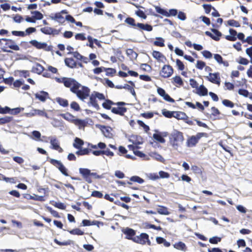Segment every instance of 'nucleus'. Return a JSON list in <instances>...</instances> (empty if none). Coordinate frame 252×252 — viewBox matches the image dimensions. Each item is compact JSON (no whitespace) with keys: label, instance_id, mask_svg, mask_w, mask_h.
Returning a JSON list of instances; mask_svg holds the SVG:
<instances>
[{"label":"nucleus","instance_id":"obj_35","mask_svg":"<svg viewBox=\"0 0 252 252\" xmlns=\"http://www.w3.org/2000/svg\"><path fill=\"white\" fill-rule=\"evenodd\" d=\"M153 138L161 143H164L165 142V140L160 134L154 133L153 134Z\"/></svg>","mask_w":252,"mask_h":252},{"label":"nucleus","instance_id":"obj_7","mask_svg":"<svg viewBox=\"0 0 252 252\" xmlns=\"http://www.w3.org/2000/svg\"><path fill=\"white\" fill-rule=\"evenodd\" d=\"M48 139L53 149L58 151L59 153L63 152V149L60 146L59 141L56 137L50 136L48 137Z\"/></svg>","mask_w":252,"mask_h":252},{"label":"nucleus","instance_id":"obj_64","mask_svg":"<svg viewBox=\"0 0 252 252\" xmlns=\"http://www.w3.org/2000/svg\"><path fill=\"white\" fill-rule=\"evenodd\" d=\"M91 195H92V196H93L94 197H97V198H101L103 197L102 193L101 192H100L99 191H96V190L93 191Z\"/></svg>","mask_w":252,"mask_h":252},{"label":"nucleus","instance_id":"obj_5","mask_svg":"<svg viewBox=\"0 0 252 252\" xmlns=\"http://www.w3.org/2000/svg\"><path fill=\"white\" fill-rule=\"evenodd\" d=\"M30 43L38 49H44L46 51H50L52 50L51 46H48L45 42H39L36 40H32Z\"/></svg>","mask_w":252,"mask_h":252},{"label":"nucleus","instance_id":"obj_18","mask_svg":"<svg viewBox=\"0 0 252 252\" xmlns=\"http://www.w3.org/2000/svg\"><path fill=\"white\" fill-rule=\"evenodd\" d=\"M198 141L194 136H191L189 137L187 142V146L188 147H192L196 145Z\"/></svg>","mask_w":252,"mask_h":252},{"label":"nucleus","instance_id":"obj_32","mask_svg":"<svg viewBox=\"0 0 252 252\" xmlns=\"http://www.w3.org/2000/svg\"><path fill=\"white\" fill-rule=\"evenodd\" d=\"M128 147H129V148L130 149H132V150L133 151L134 154L136 156H137L138 157H139L140 158H143V157H145V154L144 153H143L141 151H138L136 149H135L133 146H132V145H129Z\"/></svg>","mask_w":252,"mask_h":252},{"label":"nucleus","instance_id":"obj_22","mask_svg":"<svg viewBox=\"0 0 252 252\" xmlns=\"http://www.w3.org/2000/svg\"><path fill=\"white\" fill-rule=\"evenodd\" d=\"M66 65L73 68L76 67V63L73 58H66L64 60Z\"/></svg>","mask_w":252,"mask_h":252},{"label":"nucleus","instance_id":"obj_17","mask_svg":"<svg viewBox=\"0 0 252 252\" xmlns=\"http://www.w3.org/2000/svg\"><path fill=\"white\" fill-rule=\"evenodd\" d=\"M124 233L126 235V238L129 240H132L133 238V236L135 234V232L131 228H126L124 231Z\"/></svg>","mask_w":252,"mask_h":252},{"label":"nucleus","instance_id":"obj_52","mask_svg":"<svg viewBox=\"0 0 252 252\" xmlns=\"http://www.w3.org/2000/svg\"><path fill=\"white\" fill-rule=\"evenodd\" d=\"M222 104L230 108H233L234 107V103L231 102V101L227 100V99H224L222 101Z\"/></svg>","mask_w":252,"mask_h":252},{"label":"nucleus","instance_id":"obj_50","mask_svg":"<svg viewBox=\"0 0 252 252\" xmlns=\"http://www.w3.org/2000/svg\"><path fill=\"white\" fill-rule=\"evenodd\" d=\"M158 177L159 178H168L170 177V175L168 173L164 172L163 171H160L158 173Z\"/></svg>","mask_w":252,"mask_h":252},{"label":"nucleus","instance_id":"obj_31","mask_svg":"<svg viewBox=\"0 0 252 252\" xmlns=\"http://www.w3.org/2000/svg\"><path fill=\"white\" fill-rule=\"evenodd\" d=\"M174 247L176 249L179 250L185 251L186 249V245L182 242H179L178 243H175L174 245Z\"/></svg>","mask_w":252,"mask_h":252},{"label":"nucleus","instance_id":"obj_54","mask_svg":"<svg viewBox=\"0 0 252 252\" xmlns=\"http://www.w3.org/2000/svg\"><path fill=\"white\" fill-rule=\"evenodd\" d=\"M53 205L56 208L64 210L65 209V205L61 202H55Z\"/></svg>","mask_w":252,"mask_h":252},{"label":"nucleus","instance_id":"obj_56","mask_svg":"<svg viewBox=\"0 0 252 252\" xmlns=\"http://www.w3.org/2000/svg\"><path fill=\"white\" fill-rule=\"evenodd\" d=\"M123 88H124V89H127V90H128V91H129L132 94V95H133L134 96H136V94H135L134 89L132 87H131L130 86H129L127 84H126L125 86H124Z\"/></svg>","mask_w":252,"mask_h":252},{"label":"nucleus","instance_id":"obj_60","mask_svg":"<svg viewBox=\"0 0 252 252\" xmlns=\"http://www.w3.org/2000/svg\"><path fill=\"white\" fill-rule=\"evenodd\" d=\"M176 65L178 66V68L180 70H183L184 69V65L183 63L179 60L177 59L176 61Z\"/></svg>","mask_w":252,"mask_h":252},{"label":"nucleus","instance_id":"obj_21","mask_svg":"<svg viewBox=\"0 0 252 252\" xmlns=\"http://www.w3.org/2000/svg\"><path fill=\"white\" fill-rule=\"evenodd\" d=\"M96 98L94 94L92 93L90 96V102H89V104H91L93 106H94L96 109H98L99 107L96 102Z\"/></svg>","mask_w":252,"mask_h":252},{"label":"nucleus","instance_id":"obj_28","mask_svg":"<svg viewBox=\"0 0 252 252\" xmlns=\"http://www.w3.org/2000/svg\"><path fill=\"white\" fill-rule=\"evenodd\" d=\"M155 9L157 13L161 14L163 16L167 17L168 16V11L163 8H161L160 7L158 6H155Z\"/></svg>","mask_w":252,"mask_h":252},{"label":"nucleus","instance_id":"obj_2","mask_svg":"<svg viewBox=\"0 0 252 252\" xmlns=\"http://www.w3.org/2000/svg\"><path fill=\"white\" fill-rule=\"evenodd\" d=\"M184 140L183 133L177 130L174 129L170 134V143L175 150H178L179 147H181Z\"/></svg>","mask_w":252,"mask_h":252},{"label":"nucleus","instance_id":"obj_47","mask_svg":"<svg viewBox=\"0 0 252 252\" xmlns=\"http://www.w3.org/2000/svg\"><path fill=\"white\" fill-rule=\"evenodd\" d=\"M69 233L73 235H82L84 232L79 228L72 229L69 231Z\"/></svg>","mask_w":252,"mask_h":252},{"label":"nucleus","instance_id":"obj_19","mask_svg":"<svg viewBox=\"0 0 252 252\" xmlns=\"http://www.w3.org/2000/svg\"><path fill=\"white\" fill-rule=\"evenodd\" d=\"M214 58L215 60L219 63L222 64L224 66H228L229 65V63L227 61H223L222 57L218 54H216L214 55Z\"/></svg>","mask_w":252,"mask_h":252},{"label":"nucleus","instance_id":"obj_6","mask_svg":"<svg viewBox=\"0 0 252 252\" xmlns=\"http://www.w3.org/2000/svg\"><path fill=\"white\" fill-rule=\"evenodd\" d=\"M173 69L169 65H164L160 72L161 76L164 78H168L171 76L173 74Z\"/></svg>","mask_w":252,"mask_h":252},{"label":"nucleus","instance_id":"obj_15","mask_svg":"<svg viewBox=\"0 0 252 252\" xmlns=\"http://www.w3.org/2000/svg\"><path fill=\"white\" fill-rule=\"evenodd\" d=\"M112 128L109 126H102L101 128V130L102 132L103 133L104 135L106 137L111 138L112 136V134L111 133Z\"/></svg>","mask_w":252,"mask_h":252},{"label":"nucleus","instance_id":"obj_61","mask_svg":"<svg viewBox=\"0 0 252 252\" xmlns=\"http://www.w3.org/2000/svg\"><path fill=\"white\" fill-rule=\"evenodd\" d=\"M177 13H178V10L177 9H171L168 12V16H167V17H169L170 16H175L177 14Z\"/></svg>","mask_w":252,"mask_h":252},{"label":"nucleus","instance_id":"obj_44","mask_svg":"<svg viewBox=\"0 0 252 252\" xmlns=\"http://www.w3.org/2000/svg\"><path fill=\"white\" fill-rule=\"evenodd\" d=\"M162 113L165 117L167 118H171L172 117H174V112L170 111L164 109L162 110Z\"/></svg>","mask_w":252,"mask_h":252},{"label":"nucleus","instance_id":"obj_11","mask_svg":"<svg viewBox=\"0 0 252 252\" xmlns=\"http://www.w3.org/2000/svg\"><path fill=\"white\" fill-rule=\"evenodd\" d=\"M36 99L42 102H45L47 99L49 98V94L45 91H41L34 94Z\"/></svg>","mask_w":252,"mask_h":252},{"label":"nucleus","instance_id":"obj_8","mask_svg":"<svg viewBox=\"0 0 252 252\" xmlns=\"http://www.w3.org/2000/svg\"><path fill=\"white\" fill-rule=\"evenodd\" d=\"M206 77L208 80H209L212 83L217 84L218 85H220V78L219 73H210L209 74V76H207Z\"/></svg>","mask_w":252,"mask_h":252},{"label":"nucleus","instance_id":"obj_24","mask_svg":"<svg viewBox=\"0 0 252 252\" xmlns=\"http://www.w3.org/2000/svg\"><path fill=\"white\" fill-rule=\"evenodd\" d=\"M83 144L84 141L82 139L76 137L74 140V142L73 144V146L76 149H81V147L83 145Z\"/></svg>","mask_w":252,"mask_h":252},{"label":"nucleus","instance_id":"obj_41","mask_svg":"<svg viewBox=\"0 0 252 252\" xmlns=\"http://www.w3.org/2000/svg\"><path fill=\"white\" fill-rule=\"evenodd\" d=\"M32 14L33 15V18L36 20H41L43 18L42 14L38 11H34L32 12Z\"/></svg>","mask_w":252,"mask_h":252},{"label":"nucleus","instance_id":"obj_29","mask_svg":"<svg viewBox=\"0 0 252 252\" xmlns=\"http://www.w3.org/2000/svg\"><path fill=\"white\" fill-rule=\"evenodd\" d=\"M115 103L113 102L112 101L107 99L105 102L102 103V106L103 108L109 110L111 109V105H115Z\"/></svg>","mask_w":252,"mask_h":252},{"label":"nucleus","instance_id":"obj_23","mask_svg":"<svg viewBox=\"0 0 252 252\" xmlns=\"http://www.w3.org/2000/svg\"><path fill=\"white\" fill-rule=\"evenodd\" d=\"M178 120H186L188 118L187 115L182 112H174V117Z\"/></svg>","mask_w":252,"mask_h":252},{"label":"nucleus","instance_id":"obj_30","mask_svg":"<svg viewBox=\"0 0 252 252\" xmlns=\"http://www.w3.org/2000/svg\"><path fill=\"white\" fill-rule=\"evenodd\" d=\"M56 101L60 105L63 107H66L68 105V101L66 99L61 97H57Z\"/></svg>","mask_w":252,"mask_h":252},{"label":"nucleus","instance_id":"obj_38","mask_svg":"<svg viewBox=\"0 0 252 252\" xmlns=\"http://www.w3.org/2000/svg\"><path fill=\"white\" fill-rule=\"evenodd\" d=\"M157 40L154 42V44L159 47L164 46V40L161 37H157Z\"/></svg>","mask_w":252,"mask_h":252},{"label":"nucleus","instance_id":"obj_57","mask_svg":"<svg viewBox=\"0 0 252 252\" xmlns=\"http://www.w3.org/2000/svg\"><path fill=\"white\" fill-rule=\"evenodd\" d=\"M135 14L137 16L143 18V19H146L147 18V16L142 10H138L136 11Z\"/></svg>","mask_w":252,"mask_h":252},{"label":"nucleus","instance_id":"obj_4","mask_svg":"<svg viewBox=\"0 0 252 252\" xmlns=\"http://www.w3.org/2000/svg\"><path fill=\"white\" fill-rule=\"evenodd\" d=\"M126 103L124 102H118L115 103V105L118 106L117 107H113L111 109V112L115 114H118L121 116H123L125 113L127 111V108L122 106L126 105Z\"/></svg>","mask_w":252,"mask_h":252},{"label":"nucleus","instance_id":"obj_59","mask_svg":"<svg viewBox=\"0 0 252 252\" xmlns=\"http://www.w3.org/2000/svg\"><path fill=\"white\" fill-rule=\"evenodd\" d=\"M205 66V63L201 61H197L196 67L199 69H202Z\"/></svg>","mask_w":252,"mask_h":252},{"label":"nucleus","instance_id":"obj_63","mask_svg":"<svg viewBox=\"0 0 252 252\" xmlns=\"http://www.w3.org/2000/svg\"><path fill=\"white\" fill-rule=\"evenodd\" d=\"M238 94L240 95H243L245 97H248L249 94V92L245 89H239L238 91Z\"/></svg>","mask_w":252,"mask_h":252},{"label":"nucleus","instance_id":"obj_14","mask_svg":"<svg viewBox=\"0 0 252 252\" xmlns=\"http://www.w3.org/2000/svg\"><path fill=\"white\" fill-rule=\"evenodd\" d=\"M29 116H33L35 115H38L40 116H45L46 118H48V115L44 112V110L34 109L32 112L28 114Z\"/></svg>","mask_w":252,"mask_h":252},{"label":"nucleus","instance_id":"obj_10","mask_svg":"<svg viewBox=\"0 0 252 252\" xmlns=\"http://www.w3.org/2000/svg\"><path fill=\"white\" fill-rule=\"evenodd\" d=\"M1 40L5 41L6 42L5 45L11 49L15 51H19L20 50L19 47L16 44L14 40L7 38H2Z\"/></svg>","mask_w":252,"mask_h":252},{"label":"nucleus","instance_id":"obj_45","mask_svg":"<svg viewBox=\"0 0 252 252\" xmlns=\"http://www.w3.org/2000/svg\"><path fill=\"white\" fill-rule=\"evenodd\" d=\"M126 53L128 56H131L132 58H136L138 55L131 49L126 50Z\"/></svg>","mask_w":252,"mask_h":252},{"label":"nucleus","instance_id":"obj_62","mask_svg":"<svg viewBox=\"0 0 252 252\" xmlns=\"http://www.w3.org/2000/svg\"><path fill=\"white\" fill-rule=\"evenodd\" d=\"M70 107L72 109H74L76 111H79L80 109L79 104L75 101H73L71 103Z\"/></svg>","mask_w":252,"mask_h":252},{"label":"nucleus","instance_id":"obj_1","mask_svg":"<svg viewBox=\"0 0 252 252\" xmlns=\"http://www.w3.org/2000/svg\"><path fill=\"white\" fill-rule=\"evenodd\" d=\"M62 82L67 88H70V91L76 94L77 97L81 100H84L90 94V90L87 87L82 86L75 80L71 78H63Z\"/></svg>","mask_w":252,"mask_h":252},{"label":"nucleus","instance_id":"obj_46","mask_svg":"<svg viewBox=\"0 0 252 252\" xmlns=\"http://www.w3.org/2000/svg\"><path fill=\"white\" fill-rule=\"evenodd\" d=\"M52 28L49 27H46L42 28L40 29V31L45 34H51Z\"/></svg>","mask_w":252,"mask_h":252},{"label":"nucleus","instance_id":"obj_26","mask_svg":"<svg viewBox=\"0 0 252 252\" xmlns=\"http://www.w3.org/2000/svg\"><path fill=\"white\" fill-rule=\"evenodd\" d=\"M43 66L39 63L36 64L32 67V71L37 74H40L43 71Z\"/></svg>","mask_w":252,"mask_h":252},{"label":"nucleus","instance_id":"obj_37","mask_svg":"<svg viewBox=\"0 0 252 252\" xmlns=\"http://www.w3.org/2000/svg\"><path fill=\"white\" fill-rule=\"evenodd\" d=\"M146 177L150 180H157L159 179L158 175L157 173H150L146 174Z\"/></svg>","mask_w":252,"mask_h":252},{"label":"nucleus","instance_id":"obj_48","mask_svg":"<svg viewBox=\"0 0 252 252\" xmlns=\"http://www.w3.org/2000/svg\"><path fill=\"white\" fill-rule=\"evenodd\" d=\"M152 55L154 58L158 60H159L161 58L163 57V55L158 51H153Z\"/></svg>","mask_w":252,"mask_h":252},{"label":"nucleus","instance_id":"obj_3","mask_svg":"<svg viewBox=\"0 0 252 252\" xmlns=\"http://www.w3.org/2000/svg\"><path fill=\"white\" fill-rule=\"evenodd\" d=\"M132 241L141 245H144L147 243L149 246L151 245V242L149 239V235L145 233H142L139 236H134L132 238Z\"/></svg>","mask_w":252,"mask_h":252},{"label":"nucleus","instance_id":"obj_9","mask_svg":"<svg viewBox=\"0 0 252 252\" xmlns=\"http://www.w3.org/2000/svg\"><path fill=\"white\" fill-rule=\"evenodd\" d=\"M211 30L214 34H216V36H214V34L212 33L209 31L205 32V34L210 36L213 39L216 41H219L220 40V37L222 35L221 33L215 29H211Z\"/></svg>","mask_w":252,"mask_h":252},{"label":"nucleus","instance_id":"obj_12","mask_svg":"<svg viewBox=\"0 0 252 252\" xmlns=\"http://www.w3.org/2000/svg\"><path fill=\"white\" fill-rule=\"evenodd\" d=\"M49 17L51 20L57 21L60 24H63L65 21L63 17L61 14V13L52 14Z\"/></svg>","mask_w":252,"mask_h":252},{"label":"nucleus","instance_id":"obj_43","mask_svg":"<svg viewBox=\"0 0 252 252\" xmlns=\"http://www.w3.org/2000/svg\"><path fill=\"white\" fill-rule=\"evenodd\" d=\"M50 162L58 169L60 167V165L63 164L60 161L53 158L50 159Z\"/></svg>","mask_w":252,"mask_h":252},{"label":"nucleus","instance_id":"obj_53","mask_svg":"<svg viewBox=\"0 0 252 252\" xmlns=\"http://www.w3.org/2000/svg\"><path fill=\"white\" fill-rule=\"evenodd\" d=\"M221 241V238L217 236L213 237L209 239V242L211 244H216Z\"/></svg>","mask_w":252,"mask_h":252},{"label":"nucleus","instance_id":"obj_25","mask_svg":"<svg viewBox=\"0 0 252 252\" xmlns=\"http://www.w3.org/2000/svg\"><path fill=\"white\" fill-rule=\"evenodd\" d=\"M79 173L83 176L84 178H87L91 174V171L87 168H79Z\"/></svg>","mask_w":252,"mask_h":252},{"label":"nucleus","instance_id":"obj_36","mask_svg":"<svg viewBox=\"0 0 252 252\" xmlns=\"http://www.w3.org/2000/svg\"><path fill=\"white\" fill-rule=\"evenodd\" d=\"M12 120V117L10 116H5L0 118V125H3L11 122Z\"/></svg>","mask_w":252,"mask_h":252},{"label":"nucleus","instance_id":"obj_27","mask_svg":"<svg viewBox=\"0 0 252 252\" xmlns=\"http://www.w3.org/2000/svg\"><path fill=\"white\" fill-rule=\"evenodd\" d=\"M157 211L161 215H168L170 214V212L168 211V209L163 206H160L159 208L157 209Z\"/></svg>","mask_w":252,"mask_h":252},{"label":"nucleus","instance_id":"obj_16","mask_svg":"<svg viewBox=\"0 0 252 252\" xmlns=\"http://www.w3.org/2000/svg\"><path fill=\"white\" fill-rule=\"evenodd\" d=\"M71 122L76 126H78L79 129L84 127L87 124V123L85 120L78 119H73L71 120Z\"/></svg>","mask_w":252,"mask_h":252},{"label":"nucleus","instance_id":"obj_51","mask_svg":"<svg viewBox=\"0 0 252 252\" xmlns=\"http://www.w3.org/2000/svg\"><path fill=\"white\" fill-rule=\"evenodd\" d=\"M17 72L20 76L23 77L24 78H26L30 75L29 72L27 70H19Z\"/></svg>","mask_w":252,"mask_h":252},{"label":"nucleus","instance_id":"obj_33","mask_svg":"<svg viewBox=\"0 0 252 252\" xmlns=\"http://www.w3.org/2000/svg\"><path fill=\"white\" fill-rule=\"evenodd\" d=\"M150 156L153 158L155 159L158 161L161 162H163L164 161V158L162 156L157 153H152Z\"/></svg>","mask_w":252,"mask_h":252},{"label":"nucleus","instance_id":"obj_20","mask_svg":"<svg viewBox=\"0 0 252 252\" xmlns=\"http://www.w3.org/2000/svg\"><path fill=\"white\" fill-rule=\"evenodd\" d=\"M196 93L200 96H205L207 94L208 90L204 85H201L197 89Z\"/></svg>","mask_w":252,"mask_h":252},{"label":"nucleus","instance_id":"obj_55","mask_svg":"<svg viewBox=\"0 0 252 252\" xmlns=\"http://www.w3.org/2000/svg\"><path fill=\"white\" fill-rule=\"evenodd\" d=\"M137 123L140 126L143 127L146 132H147L150 129L149 126L146 125L143 121L138 120Z\"/></svg>","mask_w":252,"mask_h":252},{"label":"nucleus","instance_id":"obj_39","mask_svg":"<svg viewBox=\"0 0 252 252\" xmlns=\"http://www.w3.org/2000/svg\"><path fill=\"white\" fill-rule=\"evenodd\" d=\"M90 150L87 148L80 149L76 152V154L78 156H82L88 155L89 153Z\"/></svg>","mask_w":252,"mask_h":252},{"label":"nucleus","instance_id":"obj_58","mask_svg":"<svg viewBox=\"0 0 252 252\" xmlns=\"http://www.w3.org/2000/svg\"><path fill=\"white\" fill-rule=\"evenodd\" d=\"M59 170L64 176H68V174L67 172V169L63 164L60 165V167H59Z\"/></svg>","mask_w":252,"mask_h":252},{"label":"nucleus","instance_id":"obj_40","mask_svg":"<svg viewBox=\"0 0 252 252\" xmlns=\"http://www.w3.org/2000/svg\"><path fill=\"white\" fill-rule=\"evenodd\" d=\"M125 22L127 24L134 27L135 28H136V24L135 22V20L131 17H128L125 20Z\"/></svg>","mask_w":252,"mask_h":252},{"label":"nucleus","instance_id":"obj_42","mask_svg":"<svg viewBox=\"0 0 252 252\" xmlns=\"http://www.w3.org/2000/svg\"><path fill=\"white\" fill-rule=\"evenodd\" d=\"M130 180L132 182H137L139 184H142L144 183V180L137 176H132L130 178Z\"/></svg>","mask_w":252,"mask_h":252},{"label":"nucleus","instance_id":"obj_34","mask_svg":"<svg viewBox=\"0 0 252 252\" xmlns=\"http://www.w3.org/2000/svg\"><path fill=\"white\" fill-rule=\"evenodd\" d=\"M41 137V134L39 131L37 130H34L32 132V136L30 137L32 139L38 141Z\"/></svg>","mask_w":252,"mask_h":252},{"label":"nucleus","instance_id":"obj_49","mask_svg":"<svg viewBox=\"0 0 252 252\" xmlns=\"http://www.w3.org/2000/svg\"><path fill=\"white\" fill-rule=\"evenodd\" d=\"M227 24L229 26L235 27H239L240 26L239 22L234 20H228L227 21Z\"/></svg>","mask_w":252,"mask_h":252},{"label":"nucleus","instance_id":"obj_13","mask_svg":"<svg viewBox=\"0 0 252 252\" xmlns=\"http://www.w3.org/2000/svg\"><path fill=\"white\" fill-rule=\"evenodd\" d=\"M136 29L140 30H143L148 32H151L153 30V27L148 24H143L138 23L136 24Z\"/></svg>","mask_w":252,"mask_h":252}]
</instances>
